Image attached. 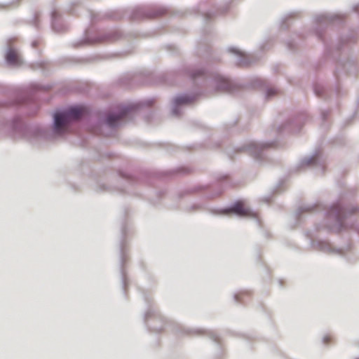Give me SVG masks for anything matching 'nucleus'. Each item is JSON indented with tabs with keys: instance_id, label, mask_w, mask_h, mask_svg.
<instances>
[{
	"instance_id": "nucleus-1",
	"label": "nucleus",
	"mask_w": 359,
	"mask_h": 359,
	"mask_svg": "<svg viewBox=\"0 0 359 359\" xmlns=\"http://www.w3.org/2000/svg\"><path fill=\"white\" fill-rule=\"evenodd\" d=\"M88 113V109L83 106H77L69 108L65 112L55 114V130L57 133H62L71 121L78 120Z\"/></svg>"
},
{
	"instance_id": "nucleus-2",
	"label": "nucleus",
	"mask_w": 359,
	"mask_h": 359,
	"mask_svg": "<svg viewBox=\"0 0 359 359\" xmlns=\"http://www.w3.org/2000/svg\"><path fill=\"white\" fill-rule=\"evenodd\" d=\"M358 211L359 208L358 207L351 210H345L339 205H334L331 210L330 215L335 216L337 221L341 222L344 216L346 215L347 214H352Z\"/></svg>"
},
{
	"instance_id": "nucleus-3",
	"label": "nucleus",
	"mask_w": 359,
	"mask_h": 359,
	"mask_svg": "<svg viewBox=\"0 0 359 359\" xmlns=\"http://www.w3.org/2000/svg\"><path fill=\"white\" fill-rule=\"evenodd\" d=\"M228 212L236 213L240 216H250L251 214L250 210L241 201L234 204Z\"/></svg>"
},
{
	"instance_id": "nucleus-4",
	"label": "nucleus",
	"mask_w": 359,
	"mask_h": 359,
	"mask_svg": "<svg viewBox=\"0 0 359 359\" xmlns=\"http://www.w3.org/2000/svg\"><path fill=\"white\" fill-rule=\"evenodd\" d=\"M6 61L8 63L13 65H18L21 63L20 58L18 53L13 49L9 50L7 53Z\"/></svg>"
},
{
	"instance_id": "nucleus-5",
	"label": "nucleus",
	"mask_w": 359,
	"mask_h": 359,
	"mask_svg": "<svg viewBox=\"0 0 359 359\" xmlns=\"http://www.w3.org/2000/svg\"><path fill=\"white\" fill-rule=\"evenodd\" d=\"M126 114V111L124 110V111H122L118 115H114V114H110L108 117H107V124L110 126V127H114L116 125V123L122 119Z\"/></svg>"
},
{
	"instance_id": "nucleus-6",
	"label": "nucleus",
	"mask_w": 359,
	"mask_h": 359,
	"mask_svg": "<svg viewBox=\"0 0 359 359\" xmlns=\"http://www.w3.org/2000/svg\"><path fill=\"white\" fill-rule=\"evenodd\" d=\"M177 104H185L189 102V98L187 96L178 97L175 99Z\"/></svg>"
},
{
	"instance_id": "nucleus-7",
	"label": "nucleus",
	"mask_w": 359,
	"mask_h": 359,
	"mask_svg": "<svg viewBox=\"0 0 359 359\" xmlns=\"http://www.w3.org/2000/svg\"><path fill=\"white\" fill-rule=\"evenodd\" d=\"M222 81L224 85L222 86V88L224 90H230V83L228 80L223 79Z\"/></svg>"
},
{
	"instance_id": "nucleus-8",
	"label": "nucleus",
	"mask_w": 359,
	"mask_h": 359,
	"mask_svg": "<svg viewBox=\"0 0 359 359\" xmlns=\"http://www.w3.org/2000/svg\"><path fill=\"white\" fill-rule=\"evenodd\" d=\"M323 341L325 344H328L329 342H330L332 341V337L330 336H325L323 338Z\"/></svg>"
},
{
	"instance_id": "nucleus-9",
	"label": "nucleus",
	"mask_w": 359,
	"mask_h": 359,
	"mask_svg": "<svg viewBox=\"0 0 359 359\" xmlns=\"http://www.w3.org/2000/svg\"><path fill=\"white\" fill-rule=\"evenodd\" d=\"M235 53H236L238 55H241V53L239 51H236Z\"/></svg>"
},
{
	"instance_id": "nucleus-10",
	"label": "nucleus",
	"mask_w": 359,
	"mask_h": 359,
	"mask_svg": "<svg viewBox=\"0 0 359 359\" xmlns=\"http://www.w3.org/2000/svg\"><path fill=\"white\" fill-rule=\"evenodd\" d=\"M355 359H359V358H355Z\"/></svg>"
}]
</instances>
